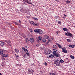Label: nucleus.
<instances>
[{
	"label": "nucleus",
	"instance_id": "f257e3e1",
	"mask_svg": "<svg viewBox=\"0 0 75 75\" xmlns=\"http://www.w3.org/2000/svg\"><path fill=\"white\" fill-rule=\"evenodd\" d=\"M54 51H53V55H54L55 57H59V53H58L59 52H57V51H56L55 50H54Z\"/></svg>",
	"mask_w": 75,
	"mask_h": 75
},
{
	"label": "nucleus",
	"instance_id": "f03ea898",
	"mask_svg": "<svg viewBox=\"0 0 75 75\" xmlns=\"http://www.w3.org/2000/svg\"><path fill=\"white\" fill-rule=\"evenodd\" d=\"M53 47L54 48L53 49V51H57V52H59V51L58 50V47L57 46L55 45H54L53 46Z\"/></svg>",
	"mask_w": 75,
	"mask_h": 75
},
{
	"label": "nucleus",
	"instance_id": "7ed1b4c3",
	"mask_svg": "<svg viewBox=\"0 0 75 75\" xmlns=\"http://www.w3.org/2000/svg\"><path fill=\"white\" fill-rule=\"evenodd\" d=\"M54 63L56 65H57L58 66H60V61H59V60H55Z\"/></svg>",
	"mask_w": 75,
	"mask_h": 75
},
{
	"label": "nucleus",
	"instance_id": "20e7f679",
	"mask_svg": "<svg viewBox=\"0 0 75 75\" xmlns=\"http://www.w3.org/2000/svg\"><path fill=\"white\" fill-rule=\"evenodd\" d=\"M8 57V55L7 54H4L2 55L1 58L2 60H5L6 59L4 58V57Z\"/></svg>",
	"mask_w": 75,
	"mask_h": 75
},
{
	"label": "nucleus",
	"instance_id": "39448f33",
	"mask_svg": "<svg viewBox=\"0 0 75 75\" xmlns=\"http://www.w3.org/2000/svg\"><path fill=\"white\" fill-rule=\"evenodd\" d=\"M66 35L67 36H68V37H73L72 34L70 33L67 32L65 33Z\"/></svg>",
	"mask_w": 75,
	"mask_h": 75
},
{
	"label": "nucleus",
	"instance_id": "423d86ee",
	"mask_svg": "<svg viewBox=\"0 0 75 75\" xmlns=\"http://www.w3.org/2000/svg\"><path fill=\"white\" fill-rule=\"evenodd\" d=\"M5 41L8 44H9V46H11V41H10V40H5Z\"/></svg>",
	"mask_w": 75,
	"mask_h": 75
},
{
	"label": "nucleus",
	"instance_id": "0eeeda50",
	"mask_svg": "<svg viewBox=\"0 0 75 75\" xmlns=\"http://www.w3.org/2000/svg\"><path fill=\"white\" fill-rule=\"evenodd\" d=\"M62 52H64V53H67V52H68V51H67V50H65V48L62 49Z\"/></svg>",
	"mask_w": 75,
	"mask_h": 75
},
{
	"label": "nucleus",
	"instance_id": "6e6552de",
	"mask_svg": "<svg viewBox=\"0 0 75 75\" xmlns=\"http://www.w3.org/2000/svg\"><path fill=\"white\" fill-rule=\"evenodd\" d=\"M34 31L36 33H39L40 31H41V30L39 29H35L34 30Z\"/></svg>",
	"mask_w": 75,
	"mask_h": 75
},
{
	"label": "nucleus",
	"instance_id": "1a4fd4ad",
	"mask_svg": "<svg viewBox=\"0 0 75 75\" xmlns=\"http://www.w3.org/2000/svg\"><path fill=\"white\" fill-rule=\"evenodd\" d=\"M28 72L29 73V74H31L32 72H33L34 71L32 69H28Z\"/></svg>",
	"mask_w": 75,
	"mask_h": 75
},
{
	"label": "nucleus",
	"instance_id": "9d476101",
	"mask_svg": "<svg viewBox=\"0 0 75 75\" xmlns=\"http://www.w3.org/2000/svg\"><path fill=\"white\" fill-rule=\"evenodd\" d=\"M5 43H4V42L2 41H0V45H1L2 46H3V45H5Z\"/></svg>",
	"mask_w": 75,
	"mask_h": 75
},
{
	"label": "nucleus",
	"instance_id": "9b49d317",
	"mask_svg": "<svg viewBox=\"0 0 75 75\" xmlns=\"http://www.w3.org/2000/svg\"><path fill=\"white\" fill-rule=\"evenodd\" d=\"M49 57H48V58H53L54 57V54H50V55L49 56H48Z\"/></svg>",
	"mask_w": 75,
	"mask_h": 75
},
{
	"label": "nucleus",
	"instance_id": "f8f14e48",
	"mask_svg": "<svg viewBox=\"0 0 75 75\" xmlns=\"http://www.w3.org/2000/svg\"><path fill=\"white\" fill-rule=\"evenodd\" d=\"M29 41L30 42H33L34 41V39L33 38H31L30 39Z\"/></svg>",
	"mask_w": 75,
	"mask_h": 75
},
{
	"label": "nucleus",
	"instance_id": "ddd939ff",
	"mask_svg": "<svg viewBox=\"0 0 75 75\" xmlns=\"http://www.w3.org/2000/svg\"><path fill=\"white\" fill-rule=\"evenodd\" d=\"M22 50H24L25 51V52H26V51H27V52H28V50L27 49H25V48H24V47H22Z\"/></svg>",
	"mask_w": 75,
	"mask_h": 75
},
{
	"label": "nucleus",
	"instance_id": "4468645a",
	"mask_svg": "<svg viewBox=\"0 0 75 75\" xmlns=\"http://www.w3.org/2000/svg\"><path fill=\"white\" fill-rule=\"evenodd\" d=\"M38 39L39 41H41V40H42V37L41 36H39L38 38Z\"/></svg>",
	"mask_w": 75,
	"mask_h": 75
},
{
	"label": "nucleus",
	"instance_id": "2eb2a0df",
	"mask_svg": "<svg viewBox=\"0 0 75 75\" xmlns=\"http://www.w3.org/2000/svg\"><path fill=\"white\" fill-rule=\"evenodd\" d=\"M28 42H29V40L28 38H27L25 39V42L26 43H28Z\"/></svg>",
	"mask_w": 75,
	"mask_h": 75
},
{
	"label": "nucleus",
	"instance_id": "dca6fc26",
	"mask_svg": "<svg viewBox=\"0 0 75 75\" xmlns=\"http://www.w3.org/2000/svg\"><path fill=\"white\" fill-rule=\"evenodd\" d=\"M63 30L64 31H68V29L67 28H64L63 29Z\"/></svg>",
	"mask_w": 75,
	"mask_h": 75
},
{
	"label": "nucleus",
	"instance_id": "f3484780",
	"mask_svg": "<svg viewBox=\"0 0 75 75\" xmlns=\"http://www.w3.org/2000/svg\"><path fill=\"white\" fill-rule=\"evenodd\" d=\"M33 25L34 26H38V25H39V24L37 23H34Z\"/></svg>",
	"mask_w": 75,
	"mask_h": 75
},
{
	"label": "nucleus",
	"instance_id": "a211bd4d",
	"mask_svg": "<svg viewBox=\"0 0 75 75\" xmlns=\"http://www.w3.org/2000/svg\"><path fill=\"white\" fill-rule=\"evenodd\" d=\"M0 55H3V51L2 50L0 49Z\"/></svg>",
	"mask_w": 75,
	"mask_h": 75
},
{
	"label": "nucleus",
	"instance_id": "6ab92c4d",
	"mask_svg": "<svg viewBox=\"0 0 75 75\" xmlns=\"http://www.w3.org/2000/svg\"><path fill=\"white\" fill-rule=\"evenodd\" d=\"M44 38L46 39H48V38H49V36L47 35H45L44 36Z\"/></svg>",
	"mask_w": 75,
	"mask_h": 75
},
{
	"label": "nucleus",
	"instance_id": "aec40b11",
	"mask_svg": "<svg viewBox=\"0 0 75 75\" xmlns=\"http://www.w3.org/2000/svg\"><path fill=\"white\" fill-rule=\"evenodd\" d=\"M49 74H50V75H57V74H56V73H55V74H54L53 73H49Z\"/></svg>",
	"mask_w": 75,
	"mask_h": 75
},
{
	"label": "nucleus",
	"instance_id": "412c9836",
	"mask_svg": "<svg viewBox=\"0 0 75 75\" xmlns=\"http://www.w3.org/2000/svg\"><path fill=\"white\" fill-rule=\"evenodd\" d=\"M66 3H67V4H69V3H71V1H69L68 0H66Z\"/></svg>",
	"mask_w": 75,
	"mask_h": 75
},
{
	"label": "nucleus",
	"instance_id": "4be33fe9",
	"mask_svg": "<svg viewBox=\"0 0 75 75\" xmlns=\"http://www.w3.org/2000/svg\"><path fill=\"white\" fill-rule=\"evenodd\" d=\"M30 24H31L32 25H34V23L33 21H30Z\"/></svg>",
	"mask_w": 75,
	"mask_h": 75
},
{
	"label": "nucleus",
	"instance_id": "5701e85b",
	"mask_svg": "<svg viewBox=\"0 0 75 75\" xmlns=\"http://www.w3.org/2000/svg\"><path fill=\"white\" fill-rule=\"evenodd\" d=\"M58 47L59 48H62V46H61L59 44L58 45Z\"/></svg>",
	"mask_w": 75,
	"mask_h": 75
},
{
	"label": "nucleus",
	"instance_id": "b1692460",
	"mask_svg": "<svg viewBox=\"0 0 75 75\" xmlns=\"http://www.w3.org/2000/svg\"><path fill=\"white\" fill-rule=\"evenodd\" d=\"M70 57H71V59H74V56L72 55H70Z\"/></svg>",
	"mask_w": 75,
	"mask_h": 75
},
{
	"label": "nucleus",
	"instance_id": "393cba45",
	"mask_svg": "<svg viewBox=\"0 0 75 75\" xmlns=\"http://www.w3.org/2000/svg\"><path fill=\"white\" fill-rule=\"evenodd\" d=\"M42 41L43 42H46V40L45 39H43L42 40Z\"/></svg>",
	"mask_w": 75,
	"mask_h": 75
},
{
	"label": "nucleus",
	"instance_id": "a878e982",
	"mask_svg": "<svg viewBox=\"0 0 75 75\" xmlns=\"http://www.w3.org/2000/svg\"><path fill=\"white\" fill-rule=\"evenodd\" d=\"M51 51L49 50L48 51L47 54H51Z\"/></svg>",
	"mask_w": 75,
	"mask_h": 75
},
{
	"label": "nucleus",
	"instance_id": "bb28decb",
	"mask_svg": "<svg viewBox=\"0 0 75 75\" xmlns=\"http://www.w3.org/2000/svg\"><path fill=\"white\" fill-rule=\"evenodd\" d=\"M64 62L62 59L60 60V62L61 64H63V63H64Z\"/></svg>",
	"mask_w": 75,
	"mask_h": 75
},
{
	"label": "nucleus",
	"instance_id": "cd10ccee",
	"mask_svg": "<svg viewBox=\"0 0 75 75\" xmlns=\"http://www.w3.org/2000/svg\"><path fill=\"white\" fill-rule=\"evenodd\" d=\"M16 52H19V50L18 49H15Z\"/></svg>",
	"mask_w": 75,
	"mask_h": 75
},
{
	"label": "nucleus",
	"instance_id": "c85d7f7f",
	"mask_svg": "<svg viewBox=\"0 0 75 75\" xmlns=\"http://www.w3.org/2000/svg\"><path fill=\"white\" fill-rule=\"evenodd\" d=\"M43 64L44 65L47 66V63H46V62H44Z\"/></svg>",
	"mask_w": 75,
	"mask_h": 75
},
{
	"label": "nucleus",
	"instance_id": "c756f323",
	"mask_svg": "<svg viewBox=\"0 0 75 75\" xmlns=\"http://www.w3.org/2000/svg\"><path fill=\"white\" fill-rule=\"evenodd\" d=\"M23 0V1H25V2H26V3H28V0Z\"/></svg>",
	"mask_w": 75,
	"mask_h": 75
},
{
	"label": "nucleus",
	"instance_id": "7c9ffc66",
	"mask_svg": "<svg viewBox=\"0 0 75 75\" xmlns=\"http://www.w3.org/2000/svg\"><path fill=\"white\" fill-rule=\"evenodd\" d=\"M26 54H27V55H28V56H29V55H30V53H28V52H26Z\"/></svg>",
	"mask_w": 75,
	"mask_h": 75
},
{
	"label": "nucleus",
	"instance_id": "2f4dec72",
	"mask_svg": "<svg viewBox=\"0 0 75 75\" xmlns=\"http://www.w3.org/2000/svg\"><path fill=\"white\" fill-rule=\"evenodd\" d=\"M30 31L31 33H33V31L32 30V29H30Z\"/></svg>",
	"mask_w": 75,
	"mask_h": 75
},
{
	"label": "nucleus",
	"instance_id": "473e14b6",
	"mask_svg": "<svg viewBox=\"0 0 75 75\" xmlns=\"http://www.w3.org/2000/svg\"><path fill=\"white\" fill-rule=\"evenodd\" d=\"M69 47H70V48H72V45H69Z\"/></svg>",
	"mask_w": 75,
	"mask_h": 75
},
{
	"label": "nucleus",
	"instance_id": "72a5a7b5",
	"mask_svg": "<svg viewBox=\"0 0 75 75\" xmlns=\"http://www.w3.org/2000/svg\"><path fill=\"white\" fill-rule=\"evenodd\" d=\"M39 33V34H42V30H40V31Z\"/></svg>",
	"mask_w": 75,
	"mask_h": 75
},
{
	"label": "nucleus",
	"instance_id": "f704fd0d",
	"mask_svg": "<svg viewBox=\"0 0 75 75\" xmlns=\"http://www.w3.org/2000/svg\"><path fill=\"white\" fill-rule=\"evenodd\" d=\"M75 45H72V48H74V47H75Z\"/></svg>",
	"mask_w": 75,
	"mask_h": 75
},
{
	"label": "nucleus",
	"instance_id": "c9c22d12",
	"mask_svg": "<svg viewBox=\"0 0 75 75\" xmlns=\"http://www.w3.org/2000/svg\"><path fill=\"white\" fill-rule=\"evenodd\" d=\"M33 19L34 20H37L38 19L35 18H33Z\"/></svg>",
	"mask_w": 75,
	"mask_h": 75
},
{
	"label": "nucleus",
	"instance_id": "e433bc0d",
	"mask_svg": "<svg viewBox=\"0 0 75 75\" xmlns=\"http://www.w3.org/2000/svg\"><path fill=\"white\" fill-rule=\"evenodd\" d=\"M58 23L59 24H61V21H58Z\"/></svg>",
	"mask_w": 75,
	"mask_h": 75
},
{
	"label": "nucleus",
	"instance_id": "4c0bfd02",
	"mask_svg": "<svg viewBox=\"0 0 75 75\" xmlns=\"http://www.w3.org/2000/svg\"><path fill=\"white\" fill-rule=\"evenodd\" d=\"M14 24H15V25H18V24L16 22H14Z\"/></svg>",
	"mask_w": 75,
	"mask_h": 75
},
{
	"label": "nucleus",
	"instance_id": "58836bf2",
	"mask_svg": "<svg viewBox=\"0 0 75 75\" xmlns=\"http://www.w3.org/2000/svg\"><path fill=\"white\" fill-rule=\"evenodd\" d=\"M67 41L68 42H71V40L69 39H67Z\"/></svg>",
	"mask_w": 75,
	"mask_h": 75
},
{
	"label": "nucleus",
	"instance_id": "ea45409f",
	"mask_svg": "<svg viewBox=\"0 0 75 75\" xmlns=\"http://www.w3.org/2000/svg\"><path fill=\"white\" fill-rule=\"evenodd\" d=\"M48 41L49 42H51V40L50 39H49L48 40Z\"/></svg>",
	"mask_w": 75,
	"mask_h": 75
},
{
	"label": "nucleus",
	"instance_id": "a19ab883",
	"mask_svg": "<svg viewBox=\"0 0 75 75\" xmlns=\"http://www.w3.org/2000/svg\"><path fill=\"white\" fill-rule=\"evenodd\" d=\"M56 33L57 34H58V33H59V31H57L56 32Z\"/></svg>",
	"mask_w": 75,
	"mask_h": 75
},
{
	"label": "nucleus",
	"instance_id": "79ce46f5",
	"mask_svg": "<svg viewBox=\"0 0 75 75\" xmlns=\"http://www.w3.org/2000/svg\"><path fill=\"white\" fill-rule=\"evenodd\" d=\"M51 39L52 40H54V37L52 38Z\"/></svg>",
	"mask_w": 75,
	"mask_h": 75
},
{
	"label": "nucleus",
	"instance_id": "37998d69",
	"mask_svg": "<svg viewBox=\"0 0 75 75\" xmlns=\"http://www.w3.org/2000/svg\"><path fill=\"white\" fill-rule=\"evenodd\" d=\"M49 42L48 41L47 42V44H48V43H49Z\"/></svg>",
	"mask_w": 75,
	"mask_h": 75
},
{
	"label": "nucleus",
	"instance_id": "c03bdc74",
	"mask_svg": "<svg viewBox=\"0 0 75 75\" xmlns=\"http://www.w3.org/2000/svg\"><path fill=\"white\" fill-rule=\"evenodd\" d=\"M64 16L67 17V16H66V15H65V14H64Z\"/></svg>",
	"mask_w": 75,
	"mask_h": 75
},
{
	"label": "nucleus",
	"instance_id": "a18cd8bd",
	"mask_svg": "<svg viewBox=\"0 0 75 75\" xmlns=\"http://www.w3.org/2000/svg\"><path fill=\"white\" fill-rule=\"evenodd\" d=\"M7 24H9V25H10V24L8 23H7Z\"/></svg>",
	"mask_w": 75,
	"mask_h": 75
},
{
	"label": "nucleus",
	"instance_id": "49530a36",
	"mask_svg": "<svg viewBox=\"0 0 75 75\" xmlns=\"http://www.w3.org/2000/svg\"><path fill=\"white\" fill-rule=\"evenodd\" d=\"M25 55H24L23 56L24 58H25Z\"/></svg>",
	"mask_w": 75,
	"mask_h": 75
},
{
	"label": "nucleus",
	"instance_id": "de8ad7c7",
	"mask_svg": "<svg viewBox=\"0 0 75 75\" xmlns=\"http://www.w3.org/2000/svg\"><path fill=\"white\" fill-rule=\"evenodd\" d=\"M19 21V23H21V21Z\"/></svg>",
	"mask_w": 75,
	"mask_h": 75
},
{
	"label": "nucleus",
	"instance_id": "09e8293b",
	"mask_svg": "<svg viewBox=\"0 0 75 75\" xmlns=\"http://www.w3.org/2000/svg\"><path fill=\"white\" fill-rule=\"evenodd\" d=\"M0 75H2V74H1V73H0Z\"/></svg>",
	"mask_w": 75,
	"mask_h": 75
}]
</instances>
